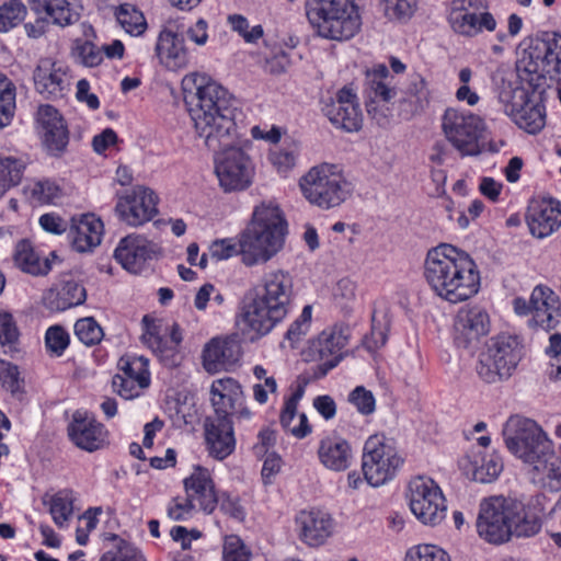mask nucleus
Instances as JSON below:
<instances>
[{
  "instance_id": "obj_55",
  "label": "nucleus",
  "mask_w": 561,
  "mask_h": 561,
  "mask_svg": "<svg viewBox=\"0 0 561 561\" xmlns=\"http://www.w3.org/2000/svg\"><path fill=\"white\" fill-rule=\"evenodd\" d=\"M31 198L35 203L56 204L61 195V188L54 181H37L28 186Z\"/></svg>"
},
{
  "instance_id": "obj_12",
  "label": "nucleus",
  "mask_w": 561,
  "mask_h": 561,
  "mask_svg": "<svg viewBox=\"0 0 561 561\" xmlns=\"http://www.w3.org/2000/svg\"><path fill=\"white\" fill-rule=\"evenodd\" d=\"M518 62L529 73L538 77L556 75L561 81V36L553 33L530 39Z\"/></svg>"
},
{
  "instance_id": "obj_25",
  "label": "nucleus",
  "mask_w": 561,
  "mask_h": 561,
  "mask_svg": "<svg viewBox=\"0 0 561 561\" xmlns=\"http://www.w3.org/2000/svg\"><path fill=\"white\" fill-rule=\"evenodd\" d=\"M240 357L239 344L230 339L215 337L208 342L203 351V366L216 374L230 369Z\"/></svg>"
},
{
  "instance_id": "obj_49",
  "label": "nucleus",
  "mask_w": 561,
  "mask_h": 561,
  "mask_svg": "<svg viewBox=\"0 0 561 561\" xmlns=\"http://www.w3.org/2000/svg\"><path fill=\"white\" fill-rule=\"evenodd\" d=\"M403 561H451L449 554L438 546L419 543L407 549Z\"/></svg>"
},
{
  "instance_id": "obj_44",
  "label": "nucleus",
  "mask_w": 561,
  "mask_h": 561,
  "mask_svg": "<svg viewBox=\"0 0 561 561\" xmlns=\"http://www.w3.org/2000/svg\"><path fill=\"white\" fill-rule=\"evenodd\" d=\"M514 123L527 133L535 134L545 126L543 107L530 100L523 106V111L513 118Z\"/></svg>"
},
{
  "instance_id": "obj_39",
  "label": "nucleus",
  "mask_w": 561,
  "mask_h": 561,
  "mask_svg": "<svg viewBox=\"0 0 561 561\" xmlns=\"http://www.w3.org/2000/svg\"><path fill=\"white\" fill-rule=\"evenodd\" d=\"M468 462L469 467L466 469L471 472L472 479L482 483L492 482L503 470V461L495 453L482 457L474 456V459L468 456Z\"/></svg>"
},
{
  "instance_id": "obj_56",
  "label": "nucleus",
  "mask_w": 561,
  "mask_h": 561,
  "mask_svg": "<svg viewBox=\"0 0 561 561\" xmlns=\"http://www.w3.org/2000/svg\"><path fill=\"white\" fill-rule=\"evenodd\" d=\"M19 336L20 333L12 314L0 309V345L5 348V353L16 350Z\"/></svg>"
},
{
  "instance_id": "obj_29",
  "label": "nucleus",
  "mask_w": 561,
  "mask_h": 561,
  "mask_svg": "<svg viewBox=\"0 0 561 561\" xmlns=\"http://www.w3.org/2000/svg\"><path fill=\"white\" fill-rule=\"evenodd\" d=\"M410 510L415 518L426 526L440 524L447 513L444 493H411Z\"/></svg>"
},
{
  "instance_id": "obj_9",
  "label": "nucleus",
  "mask_w": 561,
  "mask_h": 561,
  "mask_svg": "<svg viewBox=\"0 0 561 561\" xmlns=\"http://www.w3.org/2000/svg\"><path fill=\"white\" fill-rule=\"evenodd\" d=\"M442 129L448 142L462 157H476L483 151L486 124L481 116L467 110L448 107L442 116Z\"/></svg>"
},
{
  "instance_id": "obj_38",
  "label": "nucleus",
  "mask_w": 561,
  "mask_h": 561,
  "mask_svg": "<svg viewBox=\"0 0 561 561\" xmlns=\"http://www.w3.org/2000/svg\"><path fill=\"white\" fill-rule=\"evenodd\" d=\"M14 260L22 271L32 275H45L51 268L49 260L41 257L26 240L16 244Z\"/></svg>"
},
{
  "instance_id": "obj_43",
  "label": "nucleus",
  "mask_w": 561,
  "mask_h": 561,
  "mask_svg": "<svg viewBox=\"0 0 561 561\" xmlns=\"http://www.w3.org/2000/svg\"><path fill=\"white\" fill-rule=\"evenodd\" d=\"M279 422L282 426L297 438H304L311 433L308 417L305 413L297 414V408L284 403Z\"/></svg>"
},
{
  "instance_id": "obj_11",
  "label": "nucleus",
  "mask_w": 561,
  "mask_h": 561,
  "mask_svg": "<svg viewBox=\"0 0 561 561\" xmlns=\"http://www.w3.org/2000/svg\"><path fill=\"white\" fill-rule=\"evenodd\" d=\"M522 356V346L517 337L497 335L490 341L486 351L481 354L477 373L488 383L508 378L516 369Z\"/></svg>"
},
{
  "instance_id": "obj_32",
  "label": "nucleus",
  "mask_w": 561,
  "mask_h": 561,
  "mask_svg": "<svg viewBox=\"0 0 561 561\" xmlns=\"http://www.w3.org/2000/svg\"><path fill=\"white\" fill-rule=\"evenodd\" d=\"M205 432L208 449L216 458L224 459L234 450L236 439L229 417H216L207 421Z\"/></svg>"
},
{
  "instance_id": "obj_53",
  "label": "nucleus",
  "mask_w": 561,
  "mask_h": 561,
  "mask_svg": "<svg viewBox=\"0 0 561 561\" xmlns=\"http://www.w3.org/2000/svg\"><path fill=\"white\" fill-rule=\"evenodd\" d=\"M252 552L237 535H227L222 540L221 561H251Z\"/></svg>"
},
{
  "instance_id": "obj_28",
  "label": "nucleus",
  "mask_w": 561,
  "mask_h": 561,
  "mask_svg": "<svg viewBox=\"0 0 561 561\" xmlns=\"http://www.w3.org/2000/svg\"><path fill=\"white\" fill-rule=\"evenodd\" d=\"M347 344V337L341 329L330 328L323 330L311 342L310 352L313 359L324 363L329 369L334 368L342 359V350Z\"/></svg>"
},
{
  "instance_id": "obj_8",
  "label": "nucleus",
  "mask_w": 561,
  "mask_h": 561,
  "mask_svg": "<svg viewBox=\"0 0 561 561\" xmlns=\"http://www.w3.org/2000/svg\"><path fill=\"white\" fill-rule=\"evenodd\" d=\"M302 196L322 209L340 206L351 194V185L341 169L331 163H321L309 169L299 180Z\"/></svg>"
},
{
  "instance_id": "obj_6",
  "label": "nucleus",
  "mask_w": 561,
  "mask_h": 561,
  "mask_svg": "<svg viewBox=\"0 0 561 561\" xmlns=\"http://www.w3.org/2000/svg\"><path fill=\"white\" fill-rule=\"evenodd\" d=\"M286 230L287 222L277 205L261 203L255 206L251 220L239 233L241 262L253 267L271 261L283 249Z\"/></svg>"
},
{
  "instance_id": "obj_2",
  "label": "nucleus",
  "mask_w": 561,
  "mask_h": 561,
  "mask_svg": "<svg viewBox=\"0 0 561 561\" xmlns=\"http://www.w3.org/2000/svg\"><path fill=\"white\" fill-rule=\"evenodd\" d=\"M502 434L510 453L527 467L535 486L550 491L561 489V458L556 455L552 440L536 422L511 416Z\"/></svg>"
},
{
  "instance_id": "obj_60",
  "label": "nucleus",
  "mask_w": 561,
  "mask_h": 561,
  "mask_svg": "<svg viewBox=\"0 0 561 561\" xmlns=\"http://www.w3.org/2000/svg\"><path fill=\"white\" fill-rule=\"evenodd\" d=\"M312 320V307L306 305L299 317L289 325L286 332V340L291 346L298 343L310 330Z\"/></svg>"
},
{
  "instance_id": "obj_23",
  "label": "nucleus",
  "mask_w": 561,
  "mask_h": 561,
  "mask_svg": "<svg viewBox=\"0 0 561 561\" xmlns=\"http://www.w3.org/2000/svg\"><path fill=\"white\" fill-rule=\"evenodd\" d=\"M530 233L539 239L552 234L561 226V208L556 201H541L531 204L526 215Z\"/></svg>"
},
{
  "instance_id": "obj_13",
  "label": "nucleus",
  "mask_w": 561,
  "mask_h": 561,
  "mask_svg": "<svg viewBox=\"0 0 561 561\" xmlns=\"http://www.w3.org/2000/svg\"><path fill=\"white\" fill-rule=\"evenodd\" d=\"M486 9V0H450L449 24L457 34L467 37L493 32L496 21Z\"/></svg>"
},
{
  "instance_id": "obj_50",
  "label": "nucleus",
  "mask_w": 561,
  "mask_h": 561,
  "mask_svg": "<svg viewBox=\"0 0 561 561\" xmlns=\"http://www.w3.org/2000/svg\"><path fill=\"white\" fill-rule=\"evenodd\" d=\"M0 383L5 391L15 397L24 391V379L19 367L4 359H0Z\"/></svg>"
},
{
  "instance_id": "obj_58",
  "label": "nucleus",
  "mask_w": 561,
  "mask_h": 561,
  "mask_svg": "<svg viewBox=\"0 0 561 561\" xmlns=\"http://www.w3.org/2000/svg\"><path fill=\"white\" fill-rule=\"evenodd\" d=\"M75 334L80 342L91 346L102 340L103 330L92 317H87L77 320L75 323Z\"/></svg>"
},
{
  "instance_id": "obj_48",
  "label": "nucleus",
  "mask_w": 561,
  "mask_h": 561,
  "mask_svg": "<svg viewBox=\"0 0 561 561\" xmlns=\"http://www.w3.org/2000/svg\"><path fill=\"white\" fill-rule=\"evenodd\" d=\"M385 16L390 21L405 22L410 20L417 8L416 0H380Z\"/></svg>"
},
{
  "instance_id": "obj_59",
  "label": "nucleus",
  "mask_w": 561,
  "mask_h": 561,
  "mask_svg": "<svg viewBox=\"0 0 561 561\" xmlns=\"http://www.w3.org/2000/svg\"><path fill=\"white\" fill-rule=\"evenodd\" d=\"M388 339V324L386 321L379 320L377 314L373 316V325L369 334L365 335L362 344L369 352L375 353L381 348Z\"/></svg>"
},
{
  "instance_id": "obj_33",
  "label": "nucleus",
  "mask_w": 561,
  "mask_h": 561,
  "mask_svg": "<svg viewBox=\"0 0 561 561\" xmlns=\"http://www.w3.org/2000/svg\"><path fill=\"white\" fill-rule=\"evenodd\" d=\"M156 55L169 70H179L188 65V53L183 39L170 30L160 32L156 44Z\"/></svg>"
},
{
  "instance_id": "obj_14",
  "label": "nucleus",
  "mask_w": 561,
  "mask_h": 561,
  "mask_svg": "<svg viewBox=\"0 0 561 561\" xmlns=\"http://www.w3.org/2000/svg\"><path fill=\"white\" fill-rule=\"evenodd\" d=\"M158 201L151 188L136 185L117 196L115 215L126 226L138 228L157 216Z\"/></svg>"
},
{
  "instance_id": "obj_30",
  "label": "nucleus",
  "mask_w": 561,
  "mask_h": 561,
  "mask_svg": "<svg viewBox=\"0 0 561 561\" xmlns=\"http://www.w3.org/2000/svg\"><path fill=\"white\" fill-rule=\"evenodd\" d=\"M27 3L34 13L45 14L62 27L76 23L82 10L80 0H27Z\"/></svg>"
},
{
  "instance_id": "obj_62",
  "label": "nucleus",
  "mask_w": 561,
  "mask_h": 561,
  "mask_svg": "<svg viewBox=\"0 0 561 561\" xmlns=\"http://www.w3.org/2000/svg\"><path fill=\"white\" fill-rule=\"evenodd\" d=\"M404 93L407 98L422 107L430 99V90L425 78L416 72L410 75Z\"/></svg>"
},
{
  "instance_id": "obj_54",
  "label": "nucleus",
  "mask_w": 561,
  "mask_h": 561,
  "mask_svg": "<svg viewBox=\"0 0 561 561\" xmlns=\"http://www.w3.org/2000/svg\"><path fill=\"white\" fill-rule=\"evenodd\" d=\"M237 255L241 256V242L239 234L237 239H217L208 247V256L216 262L226 261Z\"/></svg>"
},
{
  "instance_id": "obj_40",
  "label": "nucleus",
  "mask_w": 561,
  "mask_h": 561,
  "mask_svg": "<svg viewBox=\"0 0 561 561\" xmlns=\"http://www.w3.org/2000/svg\"><path fill=\"white\" fill-rule=\"evenodd\" d=\"M299 154L300 147L296 141H285L270 151L268 160L278 174L287 176L297 165Z\"/></svg>"
},
{
  "instance_id": "obj_61",
  "label": "nucleus",
  "mask_w": 561,
  "mask_h": 561,
  "mask_svg": "<svg viewBox=\"0 0 561 561\" xmlns=\"http://www.w3.org/2000/svg\"><path fill=\"white\" fill-rule=\"evenodd\" d=\"M70 342L68 332L60 325H51L45 333V346L47 351L57 357L61 356Z\"/></svg>"
},
{
  "instance_id": "obj_46",
  "label": "nucleus",
  "mask_w": 561,
  "mask_h": 561,
  "mask_svg": "<svg viewBox=\"0 0 561 561\" xmlns=\"http://www.w3.org/2000/svg\"><path fill=\"white\" fill-rule=\"evenodd\" d=\"M15 110V87L0 72V128L11 123Z\"/></svg>"
},
{
  "instance_id": "obj_64",
  "label": "nucleus",
  "mask_w": 561,
  "mask_h": 561,
  "mask_svg": "<svg viewBox=\"0 0 561 561\" xmlns=\"http://www.w3.org/2000/svg\"><path fill=\"white\" fill-rule=\"evenodd\" d=\"M348 401L362 414H371L376 409V400L371 391L358 386L348 396Z\"/></svg>"
},
{
  "instance_id": "obj_7",
  "label": "nucleus",
  "mask_w": 561,
  "mask_h": 561,
  "mask_svg": "<svg viewBox=\"0 0 561 561\" xmlns=\"http://www.w3.org/2000/svg\"><path fill=\"white\" fill-rule=\"evenodd\" d=\"M305 10L312 30L324 39L348 41L362 26L356 0H306Z\"/></svg>"
},
{
  "instance_id": "obj_16",
  "label": "nucleus",
  "mask_w": 561,
  "mask_h": 561,
  "mask_svg": "<svg viewBox=\"0 0 561 561\" xmlns=\"http://www.w3.org/2000/svg\"><path fill=\"white\" fill-rule=\"evenodd\" d=\"M35 129L44 149L50 156H60L69 142V131L61 114L54 106H38L35 114Z\"/></svg>"
},
{
  "instance_id": "obj_15",
  "label": "nucleus",
  "mask_w": 561,
  "mask_h": 561,
  "mask_svg": "<svg viewBox=\"0 0 561 561\" xmlns=\"http://www.w3.org/2000/svg\"><path fill=\"white\" fill-rule=\"evenodd\" d=\"M161 253L160 245L142 233H129L122 238L114 251L115 260L128 272L141 273L149 261Z\"/></svg>"
},
{
  "instance_id": "obj_19",
  "label": "nucleus",
  "mask_w": 561,
  "mask_h": 561,
  "mask_svg": "<svg viewBox=\"0 0 561 561\" xmlns=\"http://www.w3.org/2000/svg\"><path fill=\"white\" fill-rule=\"evenodd\" d=\"M68 435L77 447L92 453L106 445L108 431L87 411L78 410L68 424Z\"/></svg>"
},
{
  "instance_id": "obj_36",
  "label": "nucleus",
  "mask_w": 561,
  "mask_h": 561,
  "mask_svg": "<svg viewBox=\"0 0 561 561\" xmlns=\"http://www.w3.org/2000/svg\"><path fill=\"white\" fill-rule=\"evenodd\" d=\"M497 100L503 112L513 118L529 101L528 92L517 81L502 80L497 85Z\"/></svg>"
},
{
  "instance_id": "obj_1",
  "label": "nucleus",
  "mask_w": 561,
  "mask_h": 561,
  "mask_svg": "<svg viewBox=\"0 0 561 561\" xmlns=\"http://www.w3.org/2000/svg\"><path fill=\"white\" fill-rule=\"evenodd\" d=\"M182 85L196 134L209 149H222L215 164L220 187L225 192L248 188L254 176V164L247 153L252 141L238 126L242 116L239 102L205 73L186 75Z\"/></svg>"
},
{
  "instance_id": "obj_26",
  "label": "nucleus",
  "mask_w": 561,
  "mask_h": 561,
  "mask_svg": "<svg viewBox=\"0 0 561 561\" xmlns=\"http://www.w3.org/2000/svg\"><path fill=\"white\" fill-rule=\"evenodd\" d=\"M217 505L216 493H180L168 505V516L186 520L203 511L211 513Z\"/></svg>"
},
{
  "instance_id": "obj_4",
  "label": "nucleus",
  "mask_w": 561,
  "mask_h": 561,
  "mask_svg": "<svg viewBox=\"0 0 561 561\" xmlns=\"http://www.w3.org/2000/svg\"><path fill=\"white\" fill-rule=\"evenodd\" d=\"M424 277L439 298L451 304L471 298L480 288V273L474 261L447 243L428 250Z\"/></svg>"
},
{
  "instance_id": "obj_22",
  "label": "nucleus",
  "mask_w": 561,
  "mask_h": 561,
  "mask_svg": "<svg viewBox=\"0 0 561 561\" xmlns=\"http://www.w3.org/2000/svg\"><path fill=\"white\" fill-rule=\"evenodd\" d=\"M33 79L36 91L46 98H61L70 85L65 67L49 58H43L38 61Z\"/></svg>"
},
{
  "instance_id": "obj_45",
  "label": "nucleus",
  "mask_w": 561,
  "mask_h": 561,
  "mask_svg": "<svg viewBox=\"0 0 561 561\" xmlns=\"http://www.w3.org/2000/svg\"><path fill=\"white\" fill-rule=\"evenodd\" d=\"M116 20L133 36L142 34L147 26L144 14L131 4H122L116 11Z\"/></svg>"
},
{
  "instance_id": "obj_37",
  "label": "nucleus",
  "mask_w": 561,
  "mask_h": 561,
  "mask_svg": "<svg viewBox=\"0 0 561 561\" xmlns=\"http://www.w3.org/2000/svg\"><path fill=\"white\" fill-rule=\"evenodd\" d=\"M85 296V289L82 285L75 280H67L49 294V307L54 310L64 311L84 302Z\"/></svg>"
},
{
  "instance_id": "obj_57",
  "label": "nucleus",
  "mask_w": 561,
  "mask_h": 561,
  "mask_svg": "<svg viewBox=\"0 0 561 561\" xmlns=\"http://www.w3.org/2000/svg\"><path fill=\"white\" fill-rule=\"evenodd\" d=\"M231 30L238 33L245 43L254 44L263 37V27L260 24L250 26L249 21L241 14H231L227 19Z\"/></svg>"
},
{
  "instance_id": "obj_18",
  "label": "nucleus",
  "mask_w": 561,
  "mask_h": 561,
  "mask_svg": "<svg viewBox=\"0 0 561 561\" xmlns=\"http://www.w3.org/2000/svg\"><path fill=\"white\" fill-rule=\"evenodd\" d=\"M324 114L335 127L347 133L362 128L363 113L357 95L350 87H344L336 93L335 99L325 105Z\"/></svg>"
},
{
  "instance_id": "obj_10",
  "label": "nucleus",
  "mask_w": 561,
  "mask_h": 561,
  "mask_svg": "<svg viewBox=\"0 0 561 561\" xmlns=\"http://www.w3.org/2000/svg\"><path fill=\"white\" fill-rule=\"evenodd\" d=\"M403 465L394 442L383 434L367 438L363 453V473L367 484L379 488L394 479Z\"/></svg>"
},
{
  "instance_id": "obj_17",
  "label": "nucleus",
  "mask_w": 561,
  "mask_h": 561,
  "mask_svg": "<svg viewBox=\"0 0 561 561\" xmlns=\"http://www.w3.org/2000/svg\"><path fill=\"white\" fill-rule=\"evenodd\" d=\"M295 529L301 542L308 547L318 548L334 535L336 523L329 512L312 507L296 514Z\"/></svg>"
},
{
  "instance_id": "obj_5",
  "label": "nucleus",
  "mask_w": 561,
  "mask_h": 561,
  "mask_svg": "<svg viewBox=\"0 0 561 561\" xmlns=\"http://www.w3.org/2000/svg\"><path fill=\"white\" fill-rule=\"evenodd\" d=\"M294 298V279L288 272L275 270L266 273L255 297L243 307V323L260 335L267 334L289 312Z\"/></svg>"
},
{
  "instance_id": "obj_27",
  "label": "nucleus",
  "mask_w": 561,
  "mask_h": 561,
  "mask_svg": "<svg viewBox=\"0 0 561 561\" xmlns=\"http://www.w3.org/2000/svg\"><path fill=\"white\" fill-rule=\"evenodd\" d=\"M364 92L368 101L367 106H370V103H388L397 96L394 78L386 65L377 64L366 70Z\"/></svg>"
},
{
  "instance_id": "obj_34",
  "label": "nucleus",
  "mask_w": 561,
  "mask_h": 561,
  "mask_svg": "<svg viewBox=\"0 0 561 561\" xmlns=\"http://www.w3.org/2000/svg\"><path fill=\"white\" fill-rule=\"evenodd\" d=\"M318 457L325 468L333 471H343L351 465L353 451L346 439L336 435H329L320 440Z\"/></svg>"
},
{
  "instance_id": "obj_41",
  "label": "nucleus",
  "mask_w": 561,
  "mask_h": 561,
  "mask_svg": "<svg viewBox=\"0 0 561 561\" xmlns=\"http://www.w3.org/2000/svg\"><path fill=\"white\" fill-rule=\"evenodd\" d=\"M44 504L48 505L55 525L61 529L67 528L75 512L72 499L64 493L47 494Z\"/></svg>"
},
{
  "instance_id": "obj_63",
  "label": "nucleus",
  "mask_w": 561,
  "mask_h": 561,
  "mask_svg": "<svg viewBox=\"0 0 561 561\" xmlns=\"http://www.w3.org/2000/svg\"><path fill=\"white\" fill-rule=\"evenodd\" d=\"M148 386V382H140L136 379L122 375H116L113 378L114 390L126 400L137 398L141 393L142 389L147 388Z\"/></svg>"
},
{
  "instance_id": "obj_51",
  "label": "nucleus",
  "mask_w": 561,
  "mask_h": 561,
  "mask_svg": "<svg viewBox=\"0 0 561 561\" xmlns=\"http://www.w3.org/2000/svg\"><path fill=\"white\" fill-rule=\"evenodd\" d=\"M122 376L130 377L140 382H150L148 359L144 356H125L118 362Z\"/></svg>"
},
{
  "instance_id": "obj_35",
  "label": "nucleus",
  "mask_w": 561,
  "mask_h": 561,
  "mask_svg": "<svg viewBox=\"0 0 561 561\" xmlns=\"http://www.w3.org/2000/svg\"><path fill=\"white\" fill-rule=\"evenodd\" d=\"M27 164L28 159L24 154L0 156V197L20 184Z\"/></svg>"
},
{
  "instance_id": "obj_52",
  "label": "nucleus",
  "mask_w": 561,
  "mask_h": 561,
  "mask_svg": "<svg viewBox=\"0 0 561 561\" xmlns=\"http://www.w3.org/2000/svg\"><path fill=\"white\" fill-rule=\"evenodd\" d=\"M72 55L78 62L85 67H95L103 60L102 50L88 38L75 41Z\"/></svg>"
},
{
  "instance_id": "obj_3",
  "label": "nucleus",
  "mask_w": 561,
  "mask_h": 561,
  "mask_svg": "<svg viewBox=\"0 0 561 561\" xmlns=\"http://www.w3.org/2000/svg\"><path fill=\"white\" fill-rule=\"evenodd\" d=\"M539 499L525 501L514 493H500L480 503L478 535L489 543L502 545L515 537H533L541 529Z\"/></svg>"
},
{
  "instance_id": "obj_21",
  "label": "nucleus",
  "mask_w": 561,
  "mask_h": 561,
  "mask_svg": "<svg viewBox=\"0 0 561 561\" xmlns=\"http://www.w3.org/2000/svg\"><path fill=\"white\" fill-rule=\"evenodd\" d=\"M530 323L549 332L561 328V300L549 287L536 286L530 294Z\"/></svg>"
},
{
  "instance_id": "obj_47",
  "label": "nucleus",
  "mask_w": 561,
  "mask_h": 561,
  "mask_svg": "<svg viewBox=\"0 0 561 561\" xmlns=\"http://www.w3.org/2000/svg\"><path fill=\"white\" fill-rule=\"evenodd\" d=\"M26 7L21 0H9L0 5V33L16 27L26 16Z\"/></svg>"
},
{
  "instance_id": "obj_24",
  "label": "nucleus",
  "mask_w": 561,
  "mask_h": 561,
  "mask_svg": "<svg viewBox=\"0 0 561 561\" xmlns=\"http://www.w3.org/2000/svg\"><path fill=\"white\" fill-rule=\"evenodd\" d=\"M67 232L75 251L90 252L101 243L103 222L94 215L85 214L79 218H72Z\"/></svg>"
},
{
  "instance_id": "obj_20",
  "label": "nucleus",
  "mask_w": 561,
  "mask_h": 561,
  "mask_svg": "<svg viewBox=\"0 0 561 561\" xmlns=\"http://www.w3.org/2000/svg\"><path fill=\"white\" fill-rule=\"evenodd\" d=\"M490 331V317L479 306L461 307L454 320V339L462 347H468Z\"/></svg>"
},
{
  "instance_id": "obj_31",
  "label": "nucleus",
  "mask_w": 561,
  "mask_h": 561,
  "mask_svg": "<svg viewBox=\"0 0 561 561\" xmlns=\"http://www.w3.org/2000/svg\"><path fill=\"white\" fill-rule=\"evenodd\" d=\"M210 401L217 417H229L231 409L244 402L241 385L233 378H219L210 386Z\"/></svg>"
},
{
  "instance_id": "obj_42",
  "label": "nucleus",
  "mask_w": 561,
  "mask_h": 561,
  "mask_svg": "<svg viewBox=\"0 0 561 561\" xmlns=\"http://www.w3.org/2000/svg\"><path fill=\"white\" fill-rule=\"evenodd\" d=\"M112 547L107 549L99 561H146L142 552L131 542L114 535L111 538Z\"/></svg>"
}]
</instances>
